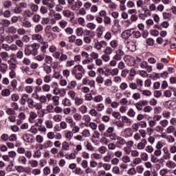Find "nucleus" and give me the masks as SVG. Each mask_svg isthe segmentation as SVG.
I'll use <instances>...</instances> for the list:
<instances>
[{
    "instance_id": "obj_9",
    "label": "nucleus",
    "mask_w": 176,
    "mask_h": 176,
    "mask_svg": "<svg viewBox=\"0 0 176 176\" xmlns=\"http://www.w3.org/2000/svg\"><path fill=\"white\" fill-rule=\"evenodd\" d=\"M43 5H45L47 6V8H50V9H53L54 6H56V2L54 1H51L50 0H43L42 1Z\"/></svg>"
},
{
    "instance_id": "obj_35",
    "label": "nucleus",
    "mask_w": 176,
    "mask_h": 176,
    "mask_svg": "<svg viewBox=\"0 0 176 176\" xmlns=\"http://www.w3.org/2000/svg\"><path fill=\"white\" fill-rule=\"evenodd\" d=\"M43 65V71H45V74H47V75L52 74V67L49 65H46V64H44Z\"/></svg>"
},
{
    "instance_id": "obj_21",
    "label": "nucleus",
    "mask_w": 176,
    "mask_h": 176,
    "mask_svg": "<svg viewBox=\"0 0 176 176\" xmlns=\"http://www.w3.org/2000/svg\"><path fill=\"white\" fill-rule=\"evenodd\" d=\"M166 166L168 167V168H175L176 164L174 161L168 160L166 163Z\"/></svg>"
},
{
    "instance_id": "obj_58",
    "label": "nucleus",
    "mask_w": 176,
    "mask_h": 176,
    "mask_svg": "<svg viewBox=\"0 0 176 176\" xmlns=\"http://www.w3.org/2000/svg\"><path fill=\"white\" fill-rule=\"evenodd\" d=\"M160 124L162 126L163 128L166 129L168 126V120H162L160 121Z\"/></svg>"
},
{
    "instance_id": "obj_16",
    "label": "nucleus",
    "mask_w": 176,
    "mask_h": 176,
    "mask_svg": "<svg viewBox=\"0 0 176 176\" xmlns=\"http://www.w3.org/2000/svg\"><path fill=\"white\" fill-rule=\"evenodd\" d=\"M98 112H102L105 111V104L102 102L98 103L96 107Z\"/></svg>"
},
{
    "instance_id": "obj_3",
    "label": "nucleus",
    "mask_w": 176,
    "mask_h": 176,
    "mask_svg": "<svg viewBox=\"0 0 176 176\" xmlns=\"http://www.w3.org/2000/svg\"><path fill=\"white\" fill-rule=\"evenodd\" d=\"M40 45L38 43H34L32 45H30V47H32L31 50V56H38V54L39 52L38 51L39 50Z\"/></svg>"
},
{
    "instance_id": "obj_64",
    "label": "nucleus",
    "mask_w": 176,
    "mask_h": 176,
    "mask_svg": "<svg viewBox=\"0 0 176 176\" xmlns=\"http://www.w3.org/2000/svg\"><path fill=\"white\" fill-rule=\"evenodd\" d=\"M168 170L166 168L161 169L160 170V175L161 176H168L167 175Z\"/></svg>"
},
{
    "instance_id": "obj_18",
    "label": "nucleus",
    "mask_w": 176,
    "mask_h": 176,
    "mask_svg": "<svg viewBox=\"0 0 176 176\" xmlns=\"http://www.w3.org/2000/svg\"><path fill=\"white\" fill-rule=\"evenodd\" d=\"M8 72V65L6 63H1L0 65V72L6 74Z\"/></svg>"
},
{
    "instance_id": "obj_51",
    "label": "nucleus",
    "mask_w": 176,
    "mask_h": 176,
    "mask_svg": "<svg viewBox=\"0 0 176 176\" xmlns=\"http://www.w3.org/2000/svg\"><path fill=\"white\" fill-rule=\"evenodd\" d=\"M89 115H91V116H93L94 118H97V116H98V111L96 110V109H91L89 111Z\"/></svg>"
},
{
    "instance_id": "obj_45",
    "label": "nucleus",
    "mask_w": 176,
    "mask_h": 176,
    "mask_svg": "<svg viewBox=\"0 0 176 176\" xmlns=\"http://www.w3.org/2000/svg\"><path fill=\"white\" fill-rule=\"evenodd\" d=\"M127 174H128V175H135V174H137V170H135V168L132 167V168H129L127 170Z\"/></svg>"
},
{
    "instance_id": "obj_55",
    "label": "nucleus",
    "mask_w": 176,
    "mask_h": 176,
    "mask_svg": "<svg viewBox=\"0 0 176 176\" xmlns=\"http://www.w3.org/2000/svg\"><path fill=\"white\" fill-rule=\"evenodd\" d=\"M132 35L133 38H135V39H138V38H141V32H140L139 31H133L132 30Z\"/></svg>"
},
{
    "instance_id": "obj_29",
    "label": "nucleus",
    "mask_w": 176,
    "mask_h": 176,
    "mask_svg": "<svg viewBox=\"0 0 176 176\" xmlns=\"http://www.w3.org/2000/svg\"><path fill=\"white\" fill-rule=\"evenodd\" d=\"M28 100V94H23L21 98V105H25V102H27Z\"/></svg>"
},
{
    "instance_id": "obj_32",
    "label": "nucleus",
    "mask_w": 176,
    "mask_h": 176,
    "mask_svg": "<svg viewBox=\"0 0 176 176\" xmlns=\"http://www.w3.org/2000/svg\"><path fill=\"white\" fill-rule=\"evenodd\" d=\"M52 100L53 101L54 105L57 106L60 104V97L57 96H52Z\"/></svg>"
},
{
    "instance_id": "obj_41",
    "label": "nucleus",
    "mask_w": 176,
    "mask_h": 176,
    "mask_svg": "<svg viewBox=\"0 0 176 176\" xmlns=\"http://www.w3.org/2000/svg\"><path fill=\"white\" fill-rule=\"evenodd\" d=\"M15 57L18 60H23V57H24V52H23V51H18L15 55Z\"/></svg>"
},
{
    "instance_id": "obj_52",
    "label": "nucleus",
    "mask_w": 176,
    "mask_h": 176,
    "mask_svg": "<svg viewBox=\"0 0 176 176\" xmlns=\"http://www.w3.org/2000/svg\"><path fill=\"white\" fill-rule=\"evenodd\" d=\"M18 162H19L21 164L25 166V164H27V158L24 156H21L19 157Z\"/></svg>"
},
{
    "instance_id": "obj_10",
    "label": "nucleus",
    "mask_w": 176,
    "mask_h": 176,
    "mask_svg": "<svg viewBox=\"0 0 176 176\" xmlns=\"http://www.w3.org/2000/svg\"><path fill=\"white\" fill-rule=\"evenodd\" d=\"M36 118H38V114H36V113L34 111H31L30 113L28 121L30 123H35V119H36Z\"/></svg>"
},
{
    "instance_id": "obj_12",
    "label": "nucleus",
    "mask_w": 176,
    "mask_h": 176,
    "mask_svg": "<svg viewBox=\"0 0 176 176\" xmlns=\"http://www.w3.org/2000/svg\"><path fill=\"white\" fill-rule=\"evenodd\" d=\"M71 129H72V132L74 133V134H76L78 133H79V131H80V127H79V126H78L76 124V122H75L74 124H73L71 126Z\"/></svg>"
},
{
    "instance_id": "obj_2",
    "label": "nucleus",
    "mask_w": 176,
    "mask_h": 176,
    "mask_svg": "<svg viewBox=\"0 0 176 176\" xmlns=\"http://www.w3.org/2000/svg\"><path fill=\"white\" fill-rule=\"evenodd\" d=\"M51 29V25H47L45 28V34L48 36V38H52V39H56V38H57V34L52 32Z\"/></svg>"
},
{
    "instance_id": "obj_26",
    "label": "nucleus",
    "mask_w": 176,
    "mask_h": 176,
    "mask_svg": "<svg viewBox=\"0 0 176 176\" xmlns=\"http://www.w3.org/2000/svg\"><path fill=\"white\" fill-rule=\"evenodd\" d=\"M104 30H102V26H99L96 30V36L98 38H101L102 36V34Z\"/></svg>"
},
{
    "instance_id": "obj_24",
    "label": "nucleus",
    "mask_w": 176,
    "mask_h": 176,
    "mask_svg": "<svg viewBox=\"0 0 176 176\" xmlns=\"http://www.w3.org/2000/svg\"><path fill=\"white\" fill-rule=\"evenodd\" d=\"M126 144V140L124 138L118 136L117 138L116 145H124Z\"/></svg>"
},
{
    "instance_id": "obj_44",
    "label": "nucleus",
    "mask_w": 176,
    "mask_h": 176,
    "mask_svg": "<svg viewBox=\"0 0 176 176\" xmlns=\"http://www.w3.org/2000/svg\"><path fill=\"white\" fill-rule=\"evenodd\" d=\"M42 90L44 93H49L50 91V85L45 84L42 86Z\"/></svg>"
},
{
    "instance_id": "obj_13",
    "label": "nucleus",
    "mask_w": 176,
    "mask_h": 176,
    "mask_svg": "<svg viewBox=\"0 0 176 176\" xmlns=\"http://www.w3.org/2000/svg\"><path fill=\"white\" fill-rule=\"evenodd\" d=\"M72 74L75 76L77 80H82V78H83V74L78 73L76 70H72Z\"/></svg>"
},
{
    "instance_id": "obj_63",
    "label": "nucleus",
    "mask_w": 176,
    "mask_h": 176,
    "mask_svg": "<svg viewBox=\"0 0 176 176\" xmlns=\"http://www.w3.org/2000/svg\"><path fill=\"white\" fill-rule=\"evenodd\" d=\"M122 160L123 163H130V162H131V159L130 157H129V155H124L122 158Z\"/></svg>"
},
{
    "instance_id": "obj_30",
    "label": "nucleus",
    "mask_w": 176,
    "mask_h": 176,
    "mask_svg": "<svg viewBox=\"0 0 176 176\" xmlns=\"http://www.w3.org/2000/svg\"><path fill=\"white\" fill-rule=\"evenodd\" d=\"M31 47V45H26L24 50L25 56H31V50L30 49Z\"/></svg>"
},
{
    "instance_id": "obj_42",
    "label": "nucleus",
    "mask_w": 176,
    "mask_h": 176,
    "mask_svg": "<svg viewBox=\"0 0 176 176\" xmlns=\"http://www.w3.org/2000/svg\"><path fill=\"white\" fill-rule=\"evenodd\" d=\"M175 131V126L170 125L166 129V133L168 134H173Z\"/></svg>"
},
{
    "instance_id": "obj_28",
    "label": "nucleus",
    "mask_w": 176,
    "mask_h": 176,
    "mask_svg": "<svg viewBox=\"0 0 176 176\" xmlns=\"http://www.w3.org/2000/svg\"><path fill=\"white\" fill-rule=\"evenodd\" d=\"M43 31V26L41 24H38L34 28V32L36 34H39V32H42Z\"/></svg>"
},
{
    "instance_id": "obj_6",
    "label": "nucleus",
    "mask_w": 176,
    "mask_h": 176,
    "mask_svg": "<svg viewBox=\"0 0 176 176\" xmlns=\"http://www.w3.org/2000/svg\"><path fill=\"white\" fill-rule=\"evenodd\" d=\"M148 142L146 141V139H142L141 142L138 144L137 148L139 151H142L143 149H145V146H146Z\"/></svg>"
},
{
    "instance_id": "obj_56",
    "label": "nucleus",
    "mask_w": 176,
    "mask_h": 176,
    "mask_svg": "<svg viewBox=\"0 0 176 176\" xmlns=\"http://www.w3.org/2000/svg\"><path fill=\"white\" fill-rule=\"evenodd\" d=\"M118 137L119 136L116 133H110L109 135V138L111 141H117Z\"/></svg>"
},
{
    "instance_id": "obj_38",
    "label": "nucleus",
    "mask_w": 176,
    "mask_h": 176,
    "mask_svg": "<svg viewBox=\"0 0 176 176\" xmlns=\"http://www.w3.org/2000/svg\"><path fill=\"white\" fill-rule=\"evenodd\" d=\"M6 112L8 115V116L16 115V111H14V109L12 108H7Z\"/></svg>"
},
{
    "instance_id": "obj_19",
    "label": "nucleus",
    "mask_w": 176,
    "mask_h": 176,
    "mask_svg": "<svg viewBox=\"0 0 176 176\" xmlns=\"http://www.w3.org/2000/svg\"><path fill=\"white\" fill-rule=\"evenodd\" d=\"M82 120H85V126H89V124L90 123V120H91V118H90V116L89 115H84L82 116Z\"/></svg>"
},
{
    "instance_id": "obj_54",
    "label": "nucleus",
    "mask_w": 176,
    "mask_h": 176,
    "mask_svg": "<svg viewBox=\"0 0 176 176\" xmlns=\"http://www.w3.org/2000/svg\"><path fill=\"white\" fill-rule=\"evenodd\" d=\"M4 41H6L7 43H12L14 41V38L12 35H8L4 38Z\"/></svg>"
},
{
    "instance_id": "obj_4",
    "label": "nucleus",
    "mask_w": 176,
    "mask_h": 176,
    "mask_svg": "<svg viewBox=\"0 0 176 176\" xmlns=\"http://www.w3.org/2000/svg\"><path fill=\"white\" fill-rule=\"evenodd\" d=\"M133 35V29L126 30L121 34V37L124 41H130L129 38Z\"/></svg>"
},
{
    "instance_id": "obj_7",
    "label": "nucleus",
    "mask_w": 176,
    "mask_h": 176,
    "mask_svg": "<svg viewBox=\"0 0 176 176\" xmlns=\"http://www.w3.org/2000/svg\"><path fill=\"white\" fill-rule=\"evenodd\" d=\"M83 6V3L80 1H76L74 4H73L71 7L70 9L72 10H79L80 8Z\"/></svg>"
},
{
    "instance_id": "obj_31",
    "label": "nucleus",
    "mask_w": 176,
    "mask_h": 176,
    "mask_svg": "<svg viewBox=\"0 0 176 176\" xmlns=\"http://www.w3.org/2000/svg\"><path fill=\"white\" fill-rule=\"evenodd\" d=\"M61 91H63V93H64V94H65V90L64 89H60L58 87H55L53 90V94H55V96H58V94H60V93H61Z\"/></svg>"
},
{
    "instance_id": "obj_60",
    "label": "nucleus",
    "mask_w": 176,
    "mask_h": 176,
    "mask_svg": "<svg viewBox=\"0 0 176 176\" xmlns=\"http://www.w3.org/2000/svg\"><path fill=\"white\" fill-rule=\"evenodd\" d=\"M110 74H111L112 76H116V75H119V69H112L111 70H110Z\"/></svg>"
},
{
    "instance_id": "obj_5",
    "label": "nucleus",
    "mask_w": 176,
    "mask_h": 176,
    "mask_svg": "<svg viewBox=\"0 0 176 176\" xmlns=\"http://www.w3.org/2000/svg\"><path fill=\"white\" fill-rule=\"evenodd\" d=\"M76 71L77 72H78V74H82L83 75H85V74H86V70L85 69V68H83V66H82V65H77L76 66H74V67L72 69V71Z\"/></svg>"
},
{
    "instance_id": "obj_59",
    "label": "nucleus",
    "mask_w": 176,
    "mask_h": 176,
    "mask_svg": "<svg viewBox=\"0 0 176 176\" xmlns=\"http://www.w3.org/2000/svg\"><path fill=\"white\" fill-rule=\"evenodd\" d=\"M126 115L130 118H134V116H135V111L133 109H129Z\"/></svg>"
},
{
    "instance_id": "obj_25",
    "label": "nucleus",
    "mask_w": 176,
    "mask_h": 176,
    "mask_svg": "<svg viewBox=\"0 0 176 176\" xmlns=\"http://www.w3.org/2000/svg\"><path fill=\"white\" fill-rule=\"evenodd\" d=\"M63 16L65 17H71V16H74V13L71 12L69 10H65L62 12Z\"/></svg>"
},
{
    "instance_id": "obj_47",
    "label": "nucleus",
    "mask_w": 176,
    "mask_h": 176,
    "mask_svg": "<svg viewBox=\"0 0 176 176\" xmlns=\"http://www.w3.org/2000/svg\"><path fill=\"white\" fill-rule=\"evenodd\" d=\"M142 163V160L140 157H136L133 161V167L134 166H138V164H141Z\"/></svg>"
},
{
    "instance_id": "obj_62",
    "label": "nucleus",
    "mask_w": 176,
    "mask_h": 176,
    "mask_svg": "<svg viewBox=\"0 0 176 176\" xmlns=\"http://www.w3.org/2000/svg\"><path fill=\"white\" fill-rule=\"evenodd\" d=\"M113 53V49L111 47H107L104 50V54H108L109 56Z\"/></svg>"
},
{
    "instance_id": "obj_17",
    "label": "nucleus",
    "mask_w": 176,
    "mask_h": 176,
    "mask_svg": "<svg viewBox=\"0 0 176 176\" xmlns=\"http://www.w3.org/2000/svg\"><path fill=\"white\" fill-rule=\"evenodd\" d=\"M0 57L3 61H8L9 60V53L7 52H1Z\"/></svg>"
},
{
    "instance_id": "obj_33",
    "label": "nucleus",
    "mask_w": 176,
    "mask_h": 176,
    "mask_svg": "<svg viewBox=\"0 0 176 176\" xmlns=\"http://www.w3.org/2000/svg\"><path fill=\"white\" fill-rule=\"evenodd\" d=\"M63 151H69V144L68 143V142H63L62 143V148Z\"/></svg>"
},
{
    "instance_id": "obj_20",
    "label": "nucleus",
    "mask_w": 176,
    "mask_h": 176,
    "mask_svg": "<svg viewBox=\"0 0 176 176\" xmlns=\"http://www.w3.org/2000/svg\"><path fill=\"white\" fill-rule=\"evenodd\" d=\"M62 104L64 105V107H71V105H72L71 100L67 98L62 100Z\"/></svg>"
},
{
    "instance_id": "obj_50",
    "label": "nucleus",
    "mask_w": 176,
    "mask_h": 176,
    "mask_svg": "<svg viewBox=\"0 0 176 176\" xmlns=\"http://www.w3.org/2000/svg\"><path fill=\"white\" fill-rule=\"evenodd\" d=\"M34 108H35L36 111H41V109L43 108V104L41 102L36 103L33 106V109Z\"/></svg>"
},
{
    "instance_id": "obj_15",
    "label": "nucleus",
    "mask_w": 176,
    "mask_h": 176,
    "mask_svg": "<svg viewBox=\"0 0 176 176\" xmlns=\"http://www.w3.org/2000/svg\"><path fill=\"white\" fill-rule=\"evenodd\" d=\"M84 100L82 98L76 96L74 99V104L76 107H80L83 104Z\"/></svg>"
},
{
    "instance_id": "obj_40",
    "label": "nucleus",
    "mask_w": 176,
    "mask_h": 176,
    "mask_svg": "<svg viewBox=\"0 0 176 176\" xmlns=\"http://www.w3.org/2000/svg\"><path fill=\"white\" fill-rule=\"evenodd\" d=\"M27 102L28 104L29 108H30V109H33V107L35 104L34 102V99L31 98H28Z\"/></svg>"
},
{
    "instance_id": "obj_61",
    "label": "nucleus",
    "mask_w": 176,
    "mask_h": 176,
    "mask_svg": "<svg viewBox=\"0 0 176 176\" xmlns=\"http://www.w3.org/2000/svg\"><path fill=\"white\" fill-rule=\"evenodd\" d=\"M45 124L47 129H53V122L50 120H47L45 121Z\"/></svg>"
},
{
    "instance_id": "obj_37",
    "label": "nucleus",
    "mask_w": 176,
    "mask_h": 176,
    "mask_svg": "<svg viewBox=\"0 0 176 176\" xmlns=\"http://www.w3.org/2000/svg\"><path fill=\"white\" fill-rule=\"evenodd\" d=\"M8 34H16L17 29L14 26H10L7 29Z\"/></svg>"
},
{
    "instance_id": "obj_11",
    "label": "nucleus",
    "mask_w": 176,
    "mask_h": 176,
    "mask_svg": "<svg viewBox=\"0 0 176 176\" xmlns=\"http://www.w3.org/2000/svg\"><path fill=\"white\" fill-rule=\"evenodd\" d=\"M116 53L120 56H121L122 57H123V56H124V45H118V50L116 52Z\"/></svg>"
},
{
    "instance_id": "obj_36",
    "label": "nucleus",
    "mask_w": 176,
    "mask_h": 176,
    "mask_svg": "<svg viewBox=\"0 0 176 176\" xmlns=\"http://www.w3.org/2000/svg\"><path fill=\"white\" fill-rule=\"evenodd\" d=\"M23 14L25 17H32V16H34V12H32V11H31L30 10H26L23 11Z\"/></svg>"
},
{
    "instance_id": "obj_46",
    "label": "nucleus",
    "mask_w": 176,
    "mask_h": 176,
    "mask_svg": "<svg viewBox=\"0 0 176 176\" xmlns=\"http://www.w3.org/2000/svg\"><path fill=\"white\" fill-rule=\"evenodd\" d=\"M68 96L70 97L71 100H74L76 97V92L74 90H70L67 93Z\"/></svg>"
},
{
    "instance_id": "obj_23",
    "label": "nucleus",
    "mask_w": 176,
    "mask_h": 176,
    "mask_svg": "<svg viewBox=\"0 0 176 176\" xmlns=\"http://www.w3.org/2000/svg\"><path fill=\"white\" fill-rule=\"evenodd\" d=\"M65 137L66 140L71 141V140H72V137H74V133L72 131H67L65 134Z\"/></svg>"
},
{
    "instance_id": "obj_48",
    "label": "nucleus",
    "mask_w": 176,
    "mask_h": 176,
    "mask_svg": "<svg viewBox=\"0 0 176 176\" xmlns=\"http://www.w3.org/2000/svg\"><path fill=\"white\" fill-rule=\"evenodd\" d=\"M22 25L25 28H31L32 27V23L29 21H25L22 23Z\"/></svg>"
},
{
    "instance_id": "obj_53",
    "label": "nucleus",
    "mask_w": 176,
    "mask_h": 176,
    "mask_svg": "<svg viewBox=\"0 0 176 176\" xmlns=\"http://www.w3.org/2000/svg\"><path fill=\"white\" fill-rule=\"evenodd\" d=\"M65 122L69 124L70 127L75 123L74 119H72V117L65 118Z\"/></svg>"
},
{
    "instance_id": "obj_49",
    "label": "nucleus",
    "mask_w": 176,
    "mask_h": 176,
    "mask_svg": "<svg viewBox=\"0 0 176 176\" xmlns=\"http://www.w3.org/2000/svg\"><path fill=\"white\" fill-rule=\"evenodd\" d=\"M103 100H104V98L101 95L96 96L94 98V102H101V101H103Z\"/></svg>"
},
{
    "instance_id": "obj_27",
    "label": "nucleus",
    "mask_w": 176,
    "mask_h": 176,
    "mask_svg": "<svg viewBox=\"0 0 176 176\" xmlns=\"http://www.w3.org/2000/svg\"><path fill=\"white\" fill-rule=\"evenodd\" d=\"M67 60H68V55L61 52L60 56L59 58L60 63H65Z\"/></svg>"
},
{
    "instance_id": "obj_43",
    "label": "nucleus",
    "mask_w": 176,
    "mask_h": 176,
    "mask_svg": "<svg viewBox=\"0 0 176 176\" xmlns=\"http://www.w3.org/2000/svg\"><path fill=\"white\" fill-rule=\"evenodd\" d=\"M85 174H92L93 175H94V174H96V171L94 170H93V168L91 167H87L85 170Z\"/></svg>"
},
{
    "instance_id": "obj_8",
    "label": "nucleus",
    "mask_w": 176,
    "mask_h": 176,
    "mask_svg": "<svg viewBox=\"0 0 176 176\" xmlns=\"http://www.w3.org/2000/svg\"><path fill=\"white\" fill-rule=\"evenodd\" d=\"M32 41H36V42L42 43L43 42V37L40 34H34L32 36Z\"/></svg>"
},
{
    "instance_id": "obj_22",
    "label": "nucleus",
    "mask_w": 176,
    "mask_h": 176,
    "mask_svg": "<svg viewBox=\"0 0 176 176\" xmlns=\"http://www.w3.org/2000/svg\"><path fill=\"white\" fill-rule=\"evenodd\" d=\"M49 47V43L44 41L41 47V51L42 53H46V50Z\"/></svg>"
},
{
    "instance_id": "obj_14",
    "label": "nucleus",
    "mask_w": 176,
    "mask_h": 176,
    "mask_svg": "<svg viewBox=\"0 0 176 176\" xmlns=\"http://www.w3.org/2000/svg\"><path fill=\"white\" fill-rule=\"evenodd\" d=\"M133 132L131 128H126L124 131V135H125V137L126 138L133 137Z\"/></svg>"
},
{
    "instance_id": "obj_39",
    "label": "nucleus",
    "mask_w": 176,
    "mask_h": 176,
    "mask_svg": "<svg viewBox=\"0 0 176 176\" xmlns=\"http://www.w3.org/2000/svg\"><path fill=\"white\" fill-rule=\"evenodd\" d=\"M1 96L3 97H8V96H10V89H5L1 91Z\"/></svg>"
},
{
    "instance_id": "obj_57",
    "label": "nucleus",
    "mask_w": 176,
    "mask_h": 176,
    "mask_svg": "<svg viewBox=\"0 0 176 176\" xmlns=\"http://www.w3.org/2000/svg\"><path fill=\"white\" fill-rule=\"evenodd\" d=\"M52 119L54 122H61V119H63V116H61V115L57 114L54 116Z\"/></svg>"
},
{
    "instance_id": "obj_34",
    "label": "nucleus",
    "mask_w": 176,
    "mask_h": 176,
    "mask_svg": "<svg viewBox=\"0 0 176 176\" xmlns=\"http://www.w3.org/2000/svg\"><path fill=\"white\" fill-rule=\"evenodd\" d=\"M76 34L77 36H83V34H85L83 28H78L76 30Z\"/></svg>"
},
{
    "instance_id": "obj_1",
    "label": "nucleus",
    "mask_w": 176,
    "mask_h": 176,
    "mask_svg": "<svg viewBox=\"0 0 176 176\" xmlns=\"http://www.w3.org/2000/svg\"><path fill=\"white\" fill-rule=\"evenodd\" d=\"M124 43L127 47L128 50L130 52H135L137 50V45H135V42L133 40H126L124 41Z\"/></svg>"
}]
</instances>
